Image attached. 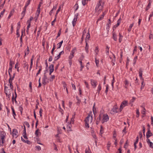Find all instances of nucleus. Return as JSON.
<instances>
[{
    "mask_svg": "<svg viewBox=\"0 0 153 153\" xmlns=\"http://www.w3.org/2000/svg\"><path fill=\"white\" fill-rule=\"evenodd\" d=\"M102 9V6L100 4V1L97 4L95 8V10L98 11V14H99Z\"/></svg>",
    "mask_w": 153,
    "mask_h": 153,
    "instance_id": "obj_1",
    "label": "nucleus"
},
{
    "mask_svg": "<svg viewBox=\"0 0 153 153\" xmlns=\"http://www.w3.org/2000/svg\"><path fill=\"white\" fill-rule=\"evenodd\" d=\"M109 117L107 114H105L103 115V119L102 120V123H104L105 122H106L109 120Z\"/></svg>",
    "mask_w": 153,
    "mask_h": 153,
    "instance_id": "obj_2",
    "label": "nucleus"
},
{
    "mask_svg": "<svg viewBox=\"0 0 153 153\" xmlns=\"http://www.w3.org/2000/svg\"><path fill=\"white\" fill-rule=\"evenodd\" d=\"M49 82V79L47 78V76L44 74V75L42 79V84L44 85H45L47 83Z\"/></svg>",
    "mask_w": 153,
    "mask_h": 153,
    "instance_id": "obj_3",
    "label": "nucleus"
},
{
    "mask_svg": "<svg viewBox=\"0 0 153 153\" xmlns=\"http://www.w3.org/2000/svg\"><path fill=\"white\" fill-rule=\"evenodd\" d=\"M128 101L126 100L123 101L121 103L120 106V111H121L123 108L127 105Z\"/></svg>",
    "mask_w": 153,
    "mask_h": 153,
    "instance_id": "obj_4",
    "label": "nucleus"
},
{
    "mask_svg": "<svg viewBox=\"0 0 153 153\" xmlns=\"http://www.w3.org/2000/svg\"><path fill=\"white\" fill-rule=\"evenodd\" d=\"M15 74L14 73L13 76V77H12V79H11V78H10L9 80V82L10 84L9 85H10V87L11 89L12 90H13V82L12 81L13 79L14 78Z\"/></svg>",
    "mask_w": 153,
    "mask_h": 153,
    "instance_id": "obj_5",
    "label": "nucleus"
},
{
    "mask_svg": "<svg viewBox=\"0 0 153 153\" xmlns=\"http://www.w3.org/2000/svg\"><path fill=\"white\" fill-rule=\"evenodd\" d=\"M118 109L117 106H114L110 111V113L111 114H114L118 112L117 110Z\"/></svg>",
    "mask_w": 153,
    "mask_h": 153,
    "instance_id": "obj_6",
    "label": "nucleus"
},
{
    "mask_svg": "<svg viewBox=\"0 0 153 153\" xmlns=\"http://www.w3.org/2000/svg\"><path fill=\"white\" fill-rule=\"evenodd\" d=\"M148 131L146 134L147 138H149L150 137L152 136V134L149 128H148Z\"/></svg>",
    "mask_w": 153,
    "mask_h": 153,
    "instance_id": "obj_7",
    "label": "nucleus"
},
{
    "mask_svg": "<svg viewBox=\"0 0 153 153\" xmlns=\"http://www.w3.org/2000/svg\"><path fill=\"white\" fill-rule=\"evenodd\" d=\"M54 65L53 64L51 65L49 67L50 73L49 74L51 75V73L53 72L54 70Z\"/></svg>",
    "mask_w": 153,
    "mask_h": 153,
    "instance_id": "obj_8",
    "label": "nucleus"
},
{
    "mask_svg": "<svg viewBox=\"0 0 153 153\" xmlns=\"http://www.w3.org/2000/svg\"><path fill=\"white\" fill-rule=\"evenodd\" d=\"M10 89H4V93L5 94L7 97H8L9 98L10 97Z\"/></svg>",
    "mask_w": 153,
    "mask_h": 153,
    "instance_id": "obj_9",
    "label": "nucleus"
},
{
    "mask_svg": "<svg viewBox=\"0 0 153 153\" xmlns=\"http://www.w3.org/2000/svg\"><path fill=\"white\" fill-rule=\"evenodd\" d=\"M112 37L114 40L115 41H117V34L115 32H114L113 31L112 32Z\"/></svg>",
    "mask_w": 153,
    "mask_h": 153,
    "instance_id": "obj_10",
    "label": "nucleus"
},
{
    "mask_svg": "<svg viewBox=\"0 0 153 153\" xmlns=\"http://www.w3.org/2000/svg\"><path fill=\"white\" fill-rule=\"evenodd\" d=\"M91 85L94 86V88H95L97 85V82L93 79H91Z\"/></svg>",
    "mask_w": 153,
    "mask_h": 153,
    "instance_id": "obj_11",
    "label": "nucleus"
},
{
    "mask_svg": "<svg viewBox=\"0 0 153 153\" xmlns=\"http://www.w3.org/2000/svg\"><path fill=\"white\" fill-rule=\"evenodd\" d=\"M18 133V131L16 129H14L13 130L12 134L13 137L14 136H16Z\"/></svg>",
    "mask_w": 153,
    "mask_h": 153,
    "instance_id": "obj_12",
    "label": "nucleus"
},
{
    "mask_svg": "<svg viewBox=\"0 0 153 153\" xmlns=\"http://www.w3.org/2000/svg\"><path fill=\"white\" fill-rule=\"evenodd\" d=\"M0 132V137L1 138H5L6 135L5 132L4 131H1Z\"/></svg>",
    "mask_w": 153,
    "mask_h": 153,
    "instance_id": "obj_13",
    "label": "nucleus"
},
{
    "mask_svg": "<svg viewBox=\"0 0 153 153\" xmlns=\"http://www.w3.org/2000/svg\"><path fill=\"white\" fill-rule=\"evenodd\" d=\"M143 71L142 69L140 68L139 69V76L140 79L142 78V74Z\"/></svg>",
    "mask_w": 153,
    "mask_h": 153,
    "instance_id": "obj_14",
    "label": "nucleus"
},
{
    "mask_svg": "<svg viewBox=\"0 0 153 153\" xmlns=\"http://www.w3.org/2000/svg\"><path fill=\"white\" fill-rule=\"evenodd\" d=\"M40 13V9L38 10L37 9L36 12V16H35L34 18L36 20L37 19L38 17L39 16V14Z\"/></svg>",
    "mask_w": 153,
    "mask_h": 153,
    "instance_id": "obj_15",
    "label": "nucleus"
},
{
    "mask_svg": "<svg viewBox=\"0 0 153 153\" xmlns=\"http://www.w3.org/2000/svg\"><path fill=\"white\" fill-rule=\"evenodd\" d=\"M27 7H25V6L24 8L23 9V11L21 13V15L22 16V18H21V19L25 15L26 11V9Z\"/></svg>",
    "mask_w": 153,
    "mask_h": 153,
    "instance_id": "obj_16",
    "label": "nucleus"
},
{
    "mask_svg": "<svg viewBox=\"0 0 153 153\" xmlns=\"http://www.w3.org/2000/svg\"><path fill=\"white\" fill-rule=\"evenodd\" d=\"M27 7H25V6L24 8L23 9V11L21 13V15L22 16V18H21V19L25 15L26 11V9Z\"/></svg>",
    "mask_w": 153,
    "mask_h": 153,
    "instance_id": "obj_17",
    "label": "nucleus"
},
{
    "mask_svg": "<svg viewBox=\"0 0 153 153\" xmlns=\"http://www.w3.org/2000/svg\"><path fill=\"white\" fill-rule=\"evenodd\" d=\"M39 129H38L35 132V134L37 137H38L39 136L41 135V133L39 132Z\"/></svg>",
    "mask_w": 153,
    "mask_h": 153,
    "instance_id": "obj_18",
    "label": "nucleus"
},
{
    "mask_svg": "<svg viewBox=\"0 0 153 153\" xmlns=\"http://www.w3.org/2000/svg\"><path fill=\"white\" fill-rule=\"evenodd\" d=\"M76 16H75V17L72 22V23L73 27H74L76 24Z\"/></svg>",
    "mask_w": 153,
    "mask_h": 153,
    "instance_id": "obj_19",
    "label": "nucleus"
},
{
    "mask_svg": "<svg viewBox=\"0 0 153 153\" xmlns=\"http://www.w3.org/2000/svg\"><path fill=\"white\" fill-rule=\"evenodd\" d=\"M90 38V35L89 32H88L86 36L85 39V42H87V41H88Z\"/></svg>",
    "mask_w": 153,
    "mask_h": 153,
    "instance_id": "obj_20",
    "label": "nucleus"
},
{
    "mask_svg": "<svg viewBox=\"0 0 153 153\" xmlns=\"http://www.w3.org/2000/svg\"><path fill=\"white\" fill-rule=\"evenodd\" d=\"M90 115L89 114L88 115V116H87V117H86V118L85 119V122L89 123V120L90 119Z\"/></svg>",
    "mask_w": 153,
    "mask_h": 153,
    "instance_id": "obj_21",
    "label": "nucleus"
},
{
    "mask_svg": "<svg viewBox=\"0 0 153 153\" xmlns=\"http://www.w3.org/2000/svg\"><path fill=\"white\" fill-rule=\"evenodd\" d=\"M12 110V111L13 115V116L14 118L15 119V116H16V114L15 112V110L14 109L13 107V106L11 107Z\"/></svg>",
    "mask_w": 153,
    "mask_h": 153,
    "instance_id": "obj_22",
    "label": "nucleus"
},
{
    "mask_svg": "<svg viewBox=\"0 0 153 153\" xmlns=\"http://www.w3.org/2000/svg\"><path fill=\"white\" fill-rule=\"evenodd\" d=\"M23 63L24 64V68H26L27 70L28 68V64L25 61L23 62Z\"/></svg>",
    "mask_w": 153,
    "mask_h": 153,
    "instance_id": "obj_23",
    "label": "nucleus"
},
{
    "mask_svg": "<svg viewBox=\"0 0 153 153\" xmlns=\"http://www.w3.org/2000/svg\"><path fill=\"white\" fill-rule=\"evenodd\" d=\"M151 0H149V3H148V4L147 6L146 7V11H147L150 8V6H151Z\"/></svg>",
    "mask_w": 153,
    "mask_h": 153,
    "instance_id": "obj_24",
    "label": "nucleus"
},
{
    "mask_svg": "<svg viewBox=\"0 0 153 153\" xmlns=\"http://www.w3.org/2000/svg\"><path fill=\"white\" fill-rule=\"evenodd\" d=\"M75 50H76V49H74L71 51V53L69 57H72L73 58V57L74 56V54L75 53Z\"/></svg>",
    "mask_w": 153,
    "mask_h": 153,
    "instance_id": "obj_25",
    "label": "nucleus"
},
{
    "mask_svg": "<svg viewBox=\"0 0 153 153\" xmlns=\"http://www.w3.org/2000/svg\"><path fill=\"white\" fill-rule=\"evenodd\" d=\"M75 113L73 116L72 117L71 119L70 123L73 124L74 121V118L75 117Z\"/></svg>",
    "mask_w": 153,
    "mask_h": 153,
    "instance_id": "obj_26",
    "label": "nucleus"
},
{
    "mask_svg": "<svg viewBox=\"0 0 153 153\" xmlns=\"http://www.w3.org/2000/svg\"><path fill=\"white\" fill-rule=\"evenodd\" d=\"M78 61L79 62L80 64V65H81V67H80L81 68L80 69V71H82V68L84 67V66H83L82 65V61L80 60L79 59Z\"/></svg>",
    "mask_w": 153,
    "mask_h": 153,
    "instance_id": "obj_27",
    "label": "nucleus"
},
{
    "mask_svg": "<svg viewBox=\"0 0 153 153\" xmlns=\"http://www.w3.org/2000/svg\"><path fill=\"white\" fill-rule=\"evenodd\" d=\"M33 19V17H30V18L29 20H28L27 21V23L28 24V25L30 24V22Z\"/></svg>",
    "mask_w": 153,
    "mask_h": 153,
    "instance_id": "obj_28",
    "label": "nucleus"
},
{
    "mask_svg": "<svg viewBox=\"0 0 153 153\" xmlns=\"http://www.w3.org/2000/svg\"><path fill=\"white\" fill-rule=\"evenodd\" d=\"M29 49L28 47L27 46V51H25V56L26 55H27L28 54V53H29Z\"/></svg>",
    "mask_w": 153,
    "mask_h": 153,
    "instance_id": "obj_29",
    "label": "nucleus"
},
{
    "mask_svg": "<svg viewBox=\"0 0 153 153\" xmlns=\"http://www.w3.org/2000/svg\"><path fill=\"white\" fill-rule=\"evenodd\" d=\"M119 42H121L123 36L120 33H119Z\"/></svg>",
    "mask_w": 153,
    "mask_h": 153,
    "instance_id": "obj_30",
    "label": "nucleus"
},
{
    "mask_svg": "<svg viewBox=\"0 0 153 153\" xmlns=\"http://www.w3.org/2000/svg\"><path fill=\"white\" fill-rule=\"evenodd\" d=\"M92 135L94 138H96V136L95 134L94 133V131L93 130H92L91 131Z\"/></svg>",
    "mask_w": 153,
    "mask_h": 153,
    "instance_id": "obj_31",
    "label": "nucleus"
},
{
    "mask_svg": "<svg viewBox=\"0 0 153 153\" xmlns=\"http://www.w3.org/2000/svg\"><path fill=\"white\" fill-rule=\"evenodd\" d=\"M133 25H134L133 23L131 24L130 25V26L129 27L128 30V31L129 32H130L131 31V29L132 27H133Z\"/></svg>",
    "mask_w": 153,
    "mask_h": 153,
    "instance_id": "obj_32",
    "label": "nucleus"
},
{
    "mask_svg": "<svg viewBox=\"0 0 153 153\" xmlns=\"http://www.w3.org/2000/svg\"><path fill=\"white\" fill-rule=\"evenodd\" d=\"M39 67V69L38 72L36 74V76H37L38 75V74L40 73V71H42V66H40Z\"/></svg>",
    "mask_w": 153,
    "mask_h": 153,
    "instance_id": "obj_33",
    "label": "nucleus"
},
{
    "mask_svg": "<svg viewBox=\"0 0 153 153\" xmlns=\"http://www.w3.org/2000/svg\"><path fill=\"white\" fill-rule=\"evenodd\" d=\"M31 0H28L27 1L25 6V7H27L28 6V5L30 4V1Z\"/></svg>",
    "mask_w": 153,
    "mask_h": 153,
    "instance_id": "obj_34",
    "label": "nucleus"
},
{
    "mask_svg": "<svg viewBox=\"0 0 153 153\" xmlns=\"http://www.w3.org/2000/svg\"><path fill=\"white\" fill-rule=\"evenodd\" d=\"M88 0H82V3L83 5H85L86 4L87 1Z\"/></svg>",
    "mask_w": 153,
    "mask_h": 153,
    "instance_id": "obj_35",
    "label": "nucleus"
},
{
    "mask_svg": "<svg viewBox=\"0 0 153 153\" xmlns=\"http://www.w3.org/2000/svg\"><path fill=\"white\" fill-rule=\"evenodd\" d=\"M109 48L107 46H106V53L107 55H108L109 54Z\"/></svg>",
    "mask_w": 153,
    "mask_h": 153,
    "instance_id": "obj_36",
    "label": "nucleus"
},
{
    "mask_svg": "<svg viewBox=\"0 0 153 153\" xmlns=\"http://www.w3.org/2000/svg\"><path fill=\"white\" fill-rule=\"evenodd\" d=\"M20 22H18L17 24V30H19L20 27Z\"/></svg>",
    "mask_w": 153,
    "mask_h": 153,
    "instance_id": "obj_37",
    "label": "nucleus"
},
{
    "mask_svg": "<svg viewBox=\"0 0 153 153\" xmlns=\"http://www.w3.org/2000/svg\"><path fill=\"white\" fill-rule=\"evenodd\" d=\"M59 111L61 112V114H63V110L61 108V107H60V105H59Z\"/></svg>",
    "mask_w": 153,
    "mask_h": 153,
    "instance_id": "obj_38",
    "label": "nucleus"
},
{
    "mask_svg": "<svg viewBox=\"0 0 153 153\" xmlns=\"http://www.w3.org/2000/svg\"><path fill=\"white\" fill-rule=\"evenodd\" d=\"M95 52L96 53V55H97L98 54V53L99 52L98 48V47H96L95 49Z\"/></svg>",
    "mask_w": 153,
    "mask_h": 153,
    "instance_id": "obj_39",
    "label": "nucleus"
},
{
    "mask_svg": "<svg viewBox=\"0 0 153 153\" xmlns=\"http://www.w3.org/2000/svg\"><path fill=\"white\" fill-rule=\"evenodd\" d=\"M135 100V98L134 97H133L132 99L130 101V103L131 104V105H132V103L134 102V100Z\"/></svg>",
    "mask_w": 153,
    "mask_h": 153,
    "instance_id": "obj_40",
    "label": "nucleus"
},
{
    "mask_svg": "<svg viewBox=\"0 0 153 153\" xmlns=\"http://www.w3.org/2000/svg\"><path fill=\"white\" fill-rule=\"evenodd\" d=\"M30 24L28 25L27 26V27L26 30V32L27 33V34H28L29 33V28L30 27Z\"/></svg>",
    "mask_w": 153,
    "mask_h": 153,
    "instance_id": "obj_41",
    "label": "nucleus"
},
{
    "mask_svg": "<svg viewBox=\"0 0 153 153\" xmlns=\"http://www.w3.org/2000/svg\"><path fill=\"white\" fill-rule=\"evenodd\" d=\"M42 111H43V110H42V108H40L39 113L40 116V117H42Z\"/></svg>",
    "mask_w": 153,
    "mask_h": 153,
    "instance_id": "obj_42",
    "label": "nucleus"
},
{
    "mask_svg": "<svg viewBox=\"0 0 153 153\" xmlns=\"http://www.w3.org/2000/svg\"><path fill=\"white\" fill-rule=\"evenodd\" d=\"M148 144L149 145V146L150 148H153V143H152V142H151Z\"/></svg>",
    "mask_w": 153,
    "mask_h": 153,
    "instance_id": "obj_43",
    "label": "nucleus"
},
{
    "mask_svg": "<svg viewBox=\"0 0 153 153\" xmlns=\"http://www.w3.org/2000/svg\"><path fill=\"white\" fill-rule=\"evenodd\" d=\"M14 64V63L13 62V63H12V61L11 60H10V63H9L10 67L13 68L12 64Z\"/></svg>",
    "mask_w": 153,
    "mask_h": 153,
    "instance_id": "obj_44",
    "label": "nucleus"
},
{
    "mask_svg": "<svg viewBox=\"0 0 153 153\" xmlns=\"http://www.w3.org/2000/svg\"><path fill=\"white\" fill-rule=\"evenodd\" d=\"M143 83H144V82L143 81L142 82V83H141V87H140V89H141V90H142V89L144 87V86L145 85H143Z\"/></svg>",
    "mask_w": 153,
    "mask_h": 153,
    "instance_id": "obj_45",
    "label": "nucleus"
},
{
    "mask_svg": "<svg viewBox=\"0 0 153 153\" xmlns=\"http://www.w3.org/2000/svg\"><path fill=\"white\" fill-rule=\"evenodd\" d=\"M101 89V87L100 85H99L98 87V90L97 92L98 93H99Z\"/></svg>",
    "mask_w": 153,
    "mask_h": 153,
    "instance_id": "obj_46",
    "label": "nucleus"
},
{
    "mask_svg": "<svg viewBox=\"0 0 153 153\" xmlns=\"http://www.w3.org/2000/svg\"><path fill=\"white\" fill-rule=\"evenodd\" d=\"M88 46L87 42H86V46L85 47V49L87 51H88Z\"/></svg>",
    "mask_w": 153,
    "mask_h": 153,
    "instance_id": "obj_47",
    "label": "nucleus"
},
{
    "mask_svg": "<svg viewBox=\"0 0 153 153\" xmlns=\"http://www.w3.org/2000/svg\"><path fill=\"white\" fill-rule=\"evenodd\" d=\"M61 8V6H59L58 9L57 10L56 15H55V16H56V15L58 14V13L60 11V10Z\"/></svg>",
    "mask_w": 153,
    "mask_h": 153,
    "instance_id": "obj_48",
    "label": "nucleus"
},
{
    "mask_svg": "<svg viewBox=\"0 0 153 153\" xmlns=\"http://www.w3.org/2000/svg\"><path fill=\"white\" fill-rule=\"evenodd\" d=\"M23 136L25 139H27L28 138L26 135V133L23 134Z\"/></svg>",
    "mask_w": 153,
    "mask_h": 153,
    "instance_id": "obj_49",
    "label": "nucleus"
},
{
    "mask_svg": "<svg viewBox=\"0 0 153 153\" xmlns=\"http://www.w3.org/2000/svg\"><path fill=\"white\" fill-rule=\"evenodd\" d=\"M124 84L125 85H128L129 84V82L127 79H126L124 82Z\"/></svg>",
    "mask_w": 153,
    "mask_h": 153,
    "instance_id": "obj_50",
    "label": "nucleus"
},
{
    "mask_svg": "<svg viewBox=\"0 0 153 153\" xmlns=\"http://www.w3.org/2000/svg\"><path fill=\"white\" fill-rule=\"evenodd\" d=\"M111 25V20L110 19H108V23L107 24V25L108 26L107 27H108L109 28V25Z\"/></svg>",
    "mask_w": 153,
    "mask_h": 153,
    "instance_id": "obj_51",
    "label": "nucleus"
},
{
    "mask_svg": "<svg viewBox=\"0 0 153 153\" xmlns=\"http://www.w3.org/2000/svg\"><path fill=\"white\" fill-rule=\"evenodd\" d=\"M126 127L125 126L124 127V129L123 130V133L124 132V134H123V135H124V134H125L126 133Z\"/></svg>",
    "mask_w": 153,
    "mask_h": 153,
    "instance_id": "obj_52",
    "label": "nucleus"
},
{
    "mask_svg": "<svg viewBox=\"0 0 153 153\" xmlns=\"http://www.w3.org/2000/svg\"><path fill=\"white\" fill-rule=\"evenodd\" d=\"M72 58V57H69V64L70 65H71L72 64V62H71V59Z\"/></svg>",
    "mask_w": 153,
    "mask_h": 153,
    "instance_id": "obj_53",
    "label": "nucleus"
},
{
    "mask_svg": "<svg viewBox=\"0 0 153 153\" xmlns=\"http://www.w3.org/2000/svg\"><path fill=\"white\" fill-rule=\"evenodd\" d=\"M108 85H106V90L105 91V93H106V94H107V92L108 91Z\"/></svg>",
    "mask_w": 153,
    "mask_h": 153,
    "instance_id": "obj_54",
    "label": "nucleus"
},
{
    "mask_svg": "<svg viewBox=\"0 0 153 153\" xmlns=\"http://www.w3.org/2000/svg\"><path fill=\"white\" fill-rule=\"evenodd\" d=\"M153 36L152 34H150L149 36V39H153Z\"/></svg>",
    "mask_w": 153,
    "mask_h": 153,
    "instance_id": "obj_55",
    "label": "nucleus"
},
{
    "mask_svg": "<svg viewBox=\"0 0 153 153\" xmlns=\"http://www.w3.org/2000/svg\"><path fill=\"white\" fill-rule=\"evenodd\" d=\"M121 19L120 18L117 21V25H119L120 23Z\"/></svg>",
    "mask_w": 153,
    "mask_h": 153,
    "instance_id": "obj_56",
    "label": "nucleus"
},
{
    "mask_svg": "<svg viewBox=\"0 0 153 153\" xmlns=\"http://www.w3.org/2000/svg\"><path fill=\"white\" fill-rule=\"evenodd\" d=\"M13 15V14L12 13V11H11L10 13V14H9V16H8V19H9L10 18V17Z\"/></svg>",
    "mask_w": 153,
    "mask_h": 153,
    "instance_id": "obj_57",
    "label": "nucleus"
},
{
    "mask_svg": "<svg viewBox=\"0 0 153 153\" xmlns=\"http://www.w3.org/2000/svg\"><path fill=\"white\" fill-rule=\"evenodd\" d=\"M103 128L102 126H101V129H100V134H102V132L103 131Z\"/></svg>",
    "mask_w": 153,
    "mask_h": 153,
    "instance_id": "obj_58",
    "label": "nucleus"
},
{
    "mask_svg": "<svg viewBox=\"0 0 153 153\" xmlns=\"http://www.w3.org/2000/svg\"><path fill=\"white\" fill-rule=\"evenodd\" d=\"M36 149L38 151L40 150L41 149V147L39 146H36Z\"/></svg>",
    "mask_w": 153,
    "mask_h": 153,
    "instance_id": "obj_59",
    "label": "nucleus"
},
{
    "mask_svg": "<svg viewBox=\"0 0 153 153\" xmlns=\"http://www.w3.org/2000/svg\"><path fill=\"white\" fill-rule=\"evenodd\" d=\"M71 85H72V87L73 89H74V90H76L75 85L73 83L71 84Z\"/></svg>",
    "mask_w": 153,
    "mask_h": 153,
    "instance_id": "obj_60",
    "label": "nucleus"
},
{
    "mask_svg": "<svg viewBox=\"0 0 153 153\" xmlns=\"http://www.w3.org/2000/svg\"><path fill=\"white\" fill-rule=\"evenodd\" d=\"M25 143H27V144H30L31 143L30 142L29 140H25Z\"/></svg>",
    "mask_w": 153,
    "mask_h": 153,
    "instance_id": "obj_61",
    "label": "nucleus"
},
{
    "mask_svg": "<svg viewBox=\"0 0 153 153\" xmlns=\"http://www.w3.org/2000/svg\"><path fill=\"white\" fill-rule=\"evenodd\" d=\"M12 68H13L11 67L9 68L8 71L9 74H10V72H12Z\"/></svg>",
    "mask_w": 153,
    "mask_h": 153,
    "instance_id": "obj_62",
    "label": "nucleus"
},
{
    "mask_svg": "<svg viewBox=\"0 0 153 153\" xmlns=\"http://www.w3.org/2000/svg\"><path fill=\"white\" fill-rule=\"evenodd\" d=\"M57 48L59 49L61 48V47L62 46V45H61L60 44L58 43L57 44Z\"/></svg>",
    "mask_w": 153,
    "mask_h": 153,
    "instance_id": "obj_63",
    "label": "nucleus"
},
{
    "mask_svg": "<svg viewBox=\"0 0 153 153\" xmlns=\"http://www.w3.org/2000/svg\"><path fill=\"white\" fill-rule=\"evenodd\" d=\"M151 124L153 125V117L152 116L151 118Z\"/></svg>",
    "mask_w": 153,
    "mask_h": 153,
    "instance_id": "obj_64",
    "label": "nucleus"
}]
</instances>
